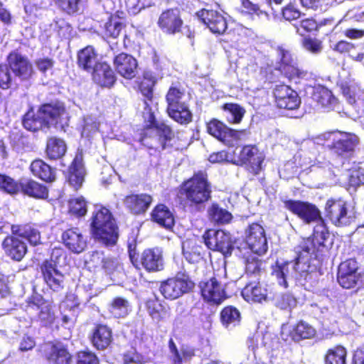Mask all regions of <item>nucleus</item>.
I'll return each instance as SVG.
<instances>
[{"label":"nucleus","instance_id":"14","mask_svg":"<svg viewBox=\"0 0 364 364\" xmlns=\"http://www.w3.org/2000/svg\"><path fill=\"white\" fill-rule=\"evenodd\" d=\"M274 96L277 106L281 109H295L301 103L297 92L286 85H277L274 90Z\"/></svg>","mask_w":364,"mask_h":364},{"label":"nucleus","instance_id":"58","mask_svg":"<svg viewBox=\"0 0 364 364\" xmlns=\"http://www.w3.org/2000/svg\"><path fill=\"white\" fill-rule=\"evenodd\" d=\"M8 65L0 64V87L6 90L11 87L12 77Z\"/></svg>","mask_w":364,"mask_h":364},{"label":"nucleus","instance_id":"49","mask_svg":"<svg viewBox=\"0 0 364 364\" xmlns=\"http://www.w3.org/2000/svg\"><path fill=\"white\" fill-rule=\"evenodd\" d=\"M245 272L247 274L257 276L262 271V262L253 254L245 258Z\"/></svg>","mask_w":364,"mask_h":364},{"label":"nucleus","instance_id":"11","mask_svg":"<svg viewBox=\"0 0 364 364\" xmlns=\"http://www.w3.org/2000/svg\"><path fill=\"white\" fill-rule=\"evenodd\" d=\"M203 239L210 250L220 252L225 256L230 255L233 249L230 233L221 230H208L203 235Z\"/></svg>","mask_w":364,"mask_h":364},{"label":"nucleus","instance_id":"9","mask_svg":"<svg viewBox=\"0 0 364 364\" xmlns=\"http://www.w3.org/2000/svg\"><path fill=\"white\" fill-rule=\"evenodd\" d=\"M194 283L185 272H179L174 277L161 282L160 291L166 299H176L190 292Z\"/></svg>","mask_w":364,"mask_h":364},{"label":"nucleus","instance_id":"57","mask_svg":"<svg viewBox=\"0 0 364 364\" xmlns=\"http://www.w3.org/2000/svg\"><path fill=\"white\" fill-rule=\"evenodd\" d=\"M357 270V262L355 259H350L340 264L338 267V275L358 274Z\"/></svg>","mask_w":364,"mask_h":364},{"label":"nucleus","instance_id":"44","mask_svg":"<svg viewBox=\"0 0 364 364\" xmlns=\"http://www.w3.org/2000/svg\"><path fill=\"white\" fill-rule=\"evenodd\" d=\"M124 24L123 20L117 16H111L108 21L105 23V34L107 36L117 38Z\"/></svg>","mask_w":364,"mask_h":364},{"label":"nucleus","instance_id":"39","mask_svg":"<svg viewBox=\"0 0 364 364\" xmlns=\"http://www.w3.org/2000/svg\"><path fill=\"white\" fill-rule=\"evenodd\" d=\"M21 188L25 194L31 197L44 198L48 196L46 187L33 180L22 183Z\"/></svg>","mask_w":364,"mask_h":364},{"label":"nucleus","instance_id":"3","mask_svg":"<svg viewBox=\"0 0 364 364\" xmlns=\"http://www.w3.org/2000/svg\"><path fill=\"white\" fill-rule=\"evenodd\" d=\"M64 112V107L59 103L46 104L36 114L33 111L28 112L24 115L23 125L31 132L48 128L58 123Z\"/></svg>","mask_w":364,"mask_h":364},{"label":"nucleus","instance_id":"37","mask_svg":"<svg viewBox=\"0 0 364 364\" xmlns=\"http://www.w3.org/2000/svg\"><path fill=\"white\" fill-rule=\"evenodd\" d=\"M111 341V330L105 326H98L93 333L92 338L93 345L97 349H105L110 344Z\"/></svg>","mask_w":364,"mask_h":364},{"label":"nucleus","instance_id":"48","mask_svg":"<svg viewBox=\"0 0 364 364\" xmlns=\"http://www.w3.org/2000/svg\"><path fill=\"white\" fill-rule=\"evenodd\" d=\"M220 316L223 323L225 325L227 328L231 325H237L240 321V314L239 311L232 306H228L223 309Z\"/></svg>","mask_w":364,"mask_h":364},{"label":"nucleus","instance_id":"5","mask_svg":"<svg viewBox=\"0 0 364 364\" xmlns=\"http://www.w3.org/2000/svg\"><path fill=\"white\" fill-rule=\"evenodd\" d=\"M167 112L171 118L180 124H188L192 114L187 104V97L183 89L172 86L166 95Z\"/></svg>","mask_w":364,"mask_h":364},{"label":"nucleus","instance_id":"61","mask_svg":"<svg viewBox=\"0 0 364 364\" xmlns=\"http://www.w3.org/2000/svg\"><path fill=\"white\" fill-rule=\"evenodd\" d=\"M59 6L68 14L77 11L80 0H55Z\"/></svg>","mask_w":364,"mask_h":364},{"label":"nucleus","instance_id":"40","mask_svg":"<svg viewBox=\"0 0 364 364\" xmlns=\"http://www.w3.org/2000/svg\"><path fill=\"white\" fill-rule=\"evenodd\" d=\"M65 141L58 138H50L48 140L46 152L50 159H56L63 156L66 151Z\"/></svg>","mask_w":364,"mask_h":364},{"label":"nucleus","instance_id":"13","mask_svg":"<svg viewBox=\"0 0 364 364\" xmlns=\"http://www.w3.org/2000/svg\"><path fill=\"white\" fill-rule=\"evenodd\" d=\"M8 66L16 77L21 80H28L33 74V66L28 58L14 50L7 57Z\"/></svg>","mask_w":364,"mask_h":364},{"label":"nucleus","instance_id":"25","mask_svg":"<svg viewBox=\"0 0 364 364\" xmlns=\"http://www.w3.org/2000/svg\"><path fill=\"white\" fill-rule=\"evenodd\" d=\"M153 201L151 196L146 193L127 196L124 204L134 214H141L147 210Z\"/></svg>","mask_w":364,"mask_h":364},{"label":"nucleus","instance_id":"45","mask_svg":"<svg viewBox=\"0 0 364 364\" xmlns=\"http://www.w3.org/2000/svg\"><path fill=\"white\" fill-rule=\"evenodd\" d=\"M346 350L342 346L329 349L325 357V364H346Z\"/></svg>","mask_w":364,"mask_h":364},{"label":"nucleus","instance_id":"32","mask_svg":"<svg viewBox=\"0 0 364 364\" xmlns=\"http://www.w3.org/2000/svg\"><path fill=\"white\" fill-rule=\"evenodd\" d=\"M98 63L97 55L92 46H87L79 51L77 64L80 68L90 73Z\"/></svg>","mask_w":364,"mask_h":364},{"label":"nucleus","instance_id":"8","mask_svg":"<svg viewBox=\"0 0 364 364\" xmlns=\"http://www.w3.org/2000/svg\"><path fill=\"white\" fill-rule=\"evenodd\" d=\"M210 187L207 176L203 173L194 175L181 187V193L185 195L186 203L191 206L207 201L210 196Z\"/></svg>","mask_w":364,"mask_h":364},{"label":"nucleus","instance_id":"26","mask_svg":"<svg viewBox=\"0 0 364 364\" xmlns=\"http://www.w3.org/2000/svg\"><path fill=\"white\" fill-rule=\"evenodd\" d=\"M2 247L6 255L16 261L21 260L27 252L26 244L13 236L6 237Z\"/></svg>","mask_w":364,"mask_h":364},{"label":"nucleus","instance_id":"60","mask_svg":"<svg viewBox=\"0 0 364 364\" xmlns=\"http://www.w3.org/2000/svg\"><path fill=\"white\" fill-rule=\"evenodd\" d=\"M169 349L171 353V358L173 364H181L183 360H185L191 356V355L187 353L183 352L181 353L178 352L176 345L173 343L172 340H171L169 342Z\"/></svg>","mask_w":364,"mask_h":364},{"label":"nucleus","instance_id":"55","mask_svg":"<svg viewBox=\"0 0 364 364\" xmlns=\"http://www.w3.org/2000/svg\"><path fill=\"white\" fill-rule=\"evenodd\" d=\"M360 280V274L338 275L339 284L345 289H351L356 286Z\"/></svg>","mask_w":364,"mask_h":364},{"label":"nucleus","instance_id":"17","mask_svg":"<svg viewBox=\"0 0 364 364\" xmlns=\"http://www.w3.org/2000/svg\"><path fill=\"white\" fill-rule=\"evenodd\" d=\"M43 279L54 291H60L64 287V275L57 269L52 261L46 260L41 266Z\"/></svg>","mask_w":364,"mask_h":364},{"label":"nucleus","instance_id":"47","mask_svg":"<svg viewBox=\"0 0 364 364\" xmlns=\"http://www.w3.org/2000/svg\"><path fill=\"white\" fill-rule=\"evenodd\" d=\"M250 132L247 129L233 130L230 129L228 138L225 139V145L234 146L249 139Z\"/></svg>","mask_w":364,"mask_h":364},{"label":"nucleus","instance_id":"56","mask_svg":"<svg viewBox=\"0 0 364 364\" xmlns=\"http://www.w3.org/2000/svg\"><path fill=\"white\" fill-rule=\"evenodd\" d=\"M296 32L303 36L304 32H311L318 28V24L315 20L312 18H305L299 22V24L294 25Z\"/></svg>","mask_w":364,"mask_h":364},{"label":"nucleus","instance_id":"4","mask_svg":"<svg viewBox=\"0 0 364 364\" xmlns=\"http://www.w3.org/2000/svg\"><path fill=\"white\" fill-rule=\"evenodd\" d=\"M316 142L328 147L338 156L350 154L358 144L356 135L349 132L333 131L323 133L316 138Z\"/></svg>","mask_w":364,"mask_h":364},{"label":"nucleus","instance_id":"16","mask_svg":"<svg viewBox=\"0 0 364 364\" xmlns=\"http://www.w3.org/2000/svg\"><path fill=\"white\" fill-rule=\"evenodd\" d=\"M199 19L214 33H223L228 27L225 18L218 11L202 9L197 13Z\"/></svg>","mask_w":364,"mask_h":364},{"label":"nucleus","instance_id":"10","mask_svg":"<svg viewBox=\"0 0 364 364\" xmlns=\"http://www.w3.org/2000/svg\"><path fill=\"white\" fill-rule=\"evenodd\" d=\"M276 53L279 62L277 63L275 68L279 70L285 77L296 82L297 80L308 77L306 71L297 67L296 61L289 50L283 46H279Z\"/></svg>","mask_w":364,"mask_h":364},{"label":"nucleus","instance_id":"35","mask_svg":"<svg viewBox=\"0 0 364 364\" xmlns=\"http://www.w3.org/2000/svg\"><path fill=\"white\" fill-rule=\"evenodd\" d=\"M210 220L217 225H225L232 219V214L217 203H213L208 209Z\"/></svg>","mask_w":364,"mask_h":364},{"label":"nucleus","instance_id":"53","mask_svg":"<svg viewBox=\"0 0 364 364\" xmlns=\"http://www.w3.org/2000/svg\"><path fill=\"white\" fill-rule=\"evenodd\" d=\"M275 305L281 309H291L296 305V300L290 294H282L275 297Z\"/></svg>","mask_w":364,"mask_h":364},{"label":"nucleus","instance_id":"50","mask_svg":"<svg viewBox=\"0 0 364 364\" xmlns=\"http://www.w3.org/2000/svg\"><path fill=\"white\" fill-rule=\"evenodd\" d=\"M70 212L78 217L85 215L87 213V203L82 196L77 197L69 201Z\"/></svg>","mask_w":364,"mask_h":364},{"label":"nucleus","instance_id":"23","mask_svg":"<svg viewBox=\"0 0 364 364\" xmlns=\"http://www.w3.org/2000/svg\"><path fill=\"white\" fill-rule=\"evenodd\" d=\"M47 360L53 364H68L71 356L61 343H48L44 348Z\"/></svg>","mask_w":364,"mask_h":364},{"label":"nucleus","instance_id":"51","mask_svg":"<svg viewBox=\"0 0 364 364\" xmlns=\"http://www.w3.org/2000/svg\"><path fill=\"white\" fill-rule=\"evenodd\" d=\"M21 184L14 178L6 176L0 175V188L9 194H16L21 189Z\"/></svg>","mask_w":364,"mask_h":364},{"label":"nucleus","instance_id":"62","mask_svg":"<svg viewBox=\"0 0 364 364\" xmlns=\"http://www.w3.org/2000/svg\"><path fill=\"white\" fill-rule=\"evenodd\" d=\"M349 183L353 186L364 184V168L358 167L352 170L349 175Z\"/></svg>","mask_w":364,"mask_h":364},{"label":"nucleus","instance_id":"20","mask_svg":"<svg viewBox=\"0 0 364 364\" xmlns=\"http://www.w3.org/2000/svg\"><path fill=\"white\" fill-rule=\"evenodd\" d=\"M64 245L72 252L80 254L87 247V238L76 228H70L62 234Z\"/></svg>","mask_w":364,"mask_h":364},{"label":"nucleus","instance_id":"24","mask_svg":"<svg viewBox=\"0 0 364 364\" xmlns=\"http://www.w3.org/2000/svg\"><path fill=\"white\" fill-rule=\"evenodd\" d=\"M340 87L348 103L353 106L358 115L364 112V100L357 98L358 87L353 81H341Z\"/></svg>","mask_w":364,"mask_h":364},{"label":"nucleus","instance_id":"42","mask_svg":"<svg viewBox=\"0 0 364 364\" xmlns=\"http://www.w3.org/2000/svg\"><path fill=\"white\" fill-rule=\"evenodd\" d=\"M229 130V127L217 119H213L207 124L208 132L225 144Z\"/></svg>","mask_w":364,"mask_h":364},{"label":"nucleus","instance_id":"21","mask_svg":"<svg viewBox=\"0 0 364 364\" xmlns=\"http://www.w3.org/2000/svg\"><path fill=\"white\" fill-rule=\"evenodd\" d=\"M114 66L121 76L132 79L136 74L138 64L132 55L122 53L114 58Z\"/></svg>","mask_w":364,"mask_h":364},{"label":"nucleus","instance_id":"12","mask_svg":"<svg viewBox=\"0 0 364 364\" xmlns=\"http://www.w3.org/2000/svg\"><path fill=\"white\" fill-rule=\"evenodd\" d=\"M245 241L252 252L262 255L267 250V241L264 228L258 223L250 225L245 231Z\"/></svg>","mask_w":364,"mask_h":364},{"label":"nucleus","instance_id":"34","mask_svg":"<svg viewBox=\"0 0 364 364\" xmlns=\"http://www.w3.org/2000/svg\"><path fill=\"white\" fill-rule=\"evenodd\" d=\"M31 171L34 176L45 181L55 180V171L48 164L41 159L33 161L31 164Z\"/></svg>","mask_w":364,"mask_h":364},{"label":"nucleus","instance_id":"33","mask_svg":"<svg viewBox=\"0 0 364 364\" xmlns=\"http://www.w3.org/2000/svg\"><path fill=\"white\" fill-rule=\"evenodd\" d=\"M13 234L26 239L32 245H37L41 242V234L38 229L30 225H12Z\"/></svg>","mask_w":364,"mask_h":364},{"label":"nucleus","instance_id":"19","mask_svg":"<svg viewBox=\"0 0 364 364\" xmlns=\"http://www.w3.org/2000/svg\"><path fill=\"white\" fill-rule=\"evenodd\" d=\"M27 311H38V318L44 325L51 323L54 320V314L50 306L40 294H33L28 299Z\"/></svg>","mask_w":364,"mask_h":364},{"label":"nucleus","instance_id":"46","mask_svg":"<svg viewBox=\"0 0 364 364\" xmlns=\"http://www.w3.org/2000/svg\"><path fill=\"white\" fill-rule=\"evenodd\" d=\"M316 334V330L309 323L301 321L295 328L292 334V340L299 341L301 339H309L313 338Z\"/></svg>","mask_w":364,"mask_h":364},{"label":"nucleus","instance_id":"18","mask_svg":"<svg viewBox=\"0 0 364 364\" xmlns=\"http://www.w3.org/2000/svg\"><path fill=\"white\" fill-rule=\"evenodd\" d=\"M158 25L166 33L175 34L178 33L183 25L179 10L171 9L162 12L158 20Z\"/></svg>","mask_w":364,"mask_h":364},{"label":"nucleus","instance_id":"6","mask_svg":"<svg viewBox=\"0 0 364 364\" xmlns=\"http://www.w3.org/2000/svg\"><path fill=\"white\" fill-rule=\"evenodd\" d=\"M157 80L156 76L152 75L151 73L146 72L144 75V80L140 84V91L142 95L145 97L143 105L144 112L143 117L145 121H147L150 124L151 129H156L159 132H161L165 138L168 137L171 134L170 128L166 124L161 123L158 124L154 118V113L151 110L152 97H153V87Z\"/></svg>","mask_w":364,"mask_h":364},{"label":"nucleus","instance_id":"1","mask_svg":"<svg viewBox=\"0 0 364 364\" xmlns=\"http://www.w3.org/2000/svg\"><path fill=\"white\" fill-rule=\"evenodd\" d=\"M284 207L306 223H317L312 236L300 243L296 261L277 262L274 267L272 274L277 278L278 284L287 288L289 283L293 281L304 284V282L311 279L316 274V267L310 264V259L313 255L317 257L326 249V242L329 232L319 210L314 205L299 200H287Z\"/></svg>","mask_w":364,"mask_h":364},{"label":"nucleus","instance_id":"43","mask_svg":"<svg viewBox=\"0 0 364 364\" xmlns=\"http://www.w3.org/2000/svg\"><path fill=\"white\" fill-rule=\"evenodd\" d=\"M81 127L82 136L90 139L99 131L100 122L96 117L88 115L84 117Z\"/></svg>","mask_w":364,"mask_h":364},{"label":"nucleus","instance_id":"15","mask_svg":"<svg viewBox=\"0 0 364 364\" xmlns=\"http://www.w3.org/2000/svg\"><path fill=\"white\" fill-rule=\"evenodd\" d=\"M200 287L204 300L210 304H220L227 298L223 284L215 277L201 282Z\"/></svg>","mask_w":364,"mask_h":364},{"label":"nucleus","instance_id":"27","mask_svg":"<svg viewBox=\"0 0 364 364\" xmlns=\"http://www.w3.org/2000/svg\"><path fill=\"white\" fill-rule=\"evenodd\" d=\"M85 168L82 164V154L77 153L71 166L69 168L68 181L75 189L80 188L84 181Z\"/></svg>","mask_w":364,"mask_h":364},{"label":"nucleus","instance_id":"30","mask_svg":"<svg viewBox=\"0 0 364 364\" xmlns=\"http://www.w3.org/2000/svg\"><path fill=\"white\" fill-rule=\"evenodd\" d=\"M313 99L326 111L334 109L338 104L337 98L331 90L324 87L315 88Z\"/></svg>","mask_w":364,"mask_h":364},{"label":"nucleus","instance_id":"64","mask_svg":"<svg viewBox=\"0 0 364 364\" xmlns=\"http://www.w3.org/2000/svg\"><path fill=\"white\" fill-rule=\"evenodd\" d=\"M35 65L39 71L46 73L52 69L54 65V61L49 58H38L36 60Z\"/></svg>","mask_w":364,"mask_h":364},{"label":"nucleus","instance_id":"29","mask_svg":"<svg viewBox=\"0 0 364 364\" xmlns=\"http://www.w3.org/2000/svg\"><path fill=\"white\" fill-rule=\"evenodd\" d=\"M244 299L250 303H262L267 299V289L259 282H251L242 290Z\"/></svg>","mask_w":364,"mask_h":364},{"label":"nucleus","instance_id":"36","mask_svg":"<svg viewBox=\"0 0 364 364\" xmlns=\"http://www.w3.org/2000/svg\"><path fill=\"white\" fill-rule=\"evenodd\" d=\"M151 218L154 222L167 229L171 228L174 223L172 213L164 205H157L151 213Z\"/></svg>","mask_w":364,"mask_h":364},{"label":"nucleus","instance_id":"28","mask_svg":"<svg viewBox=\"0 0 364 364\" xmlns=\"http://www.w3.org/2000/svg\"><path fill=\"white\" fill-rule=\"evenodd\" d=\"M90 73L94 81L103 87L112 86L116 80L113 70L105 63H99Z\"/></svg>","mask_w":364,"mask_h":364},{"label":"nucleus","instance_id":"41","mask_svg":"<svg viewBox=\"0 0 364 364\" xmlns=\"http://www.w3.org/2000/svg\"><path fill=\"white\" fill-rule=\"evenodd\" d=\"M223 109L225 117L230 123H240L245 113V110L237 104L226 103Z\"/></svg>","mask_w":364,"mask_h":364},{"label":"nucleus","instance_id":"2","mask_svg":"<svg viewBox=\"0 0 364 364\" xmlns=\"http://www.w3.org/2000/svg\"><path fill=\"white\" fill-rule=\"evenodd\" d=\"M91 230L95 240L105 246L114 245L118 240V228L109 210L97 205L91 217Z\"/></svg>","mask_w":364,"mask_h":364},{"label":"nucleus","instance_id":"31","mask_svg":"<svg viewBox=\"0 0 364 364\" xmlns=\"http://www.w3.org/2000/svg\"><path fill=\"white\" fill-rule=\"evenodd\" d=\"M241 164H250L253 168L260 167L264 156L255 146L247 145L242 147L239 154Z\"/></svg>","mask_w":364,"mask_h":364},{"label":"nucleus","instance_id":"59","mask_svg":"<svg viewBox=\"0 0 364 364\" xmlns=\"http://www.w3.org/2000/svg\"><path fill=\"white\" fill-rule=\"evenodd\" d=\"M242 7L243 9V11L248 14H255L258 16L262 15H264L267 18H269V15L266 11H263L259 9V6L252 2L250 0H241Z\"/></svg>","mask_w":364,"mask_h":364},{"label":"nucleus","instance_id":"52","mask_svg":"<svg viewBox=\"0 0 364 364\" xmlns=\"http://www.w3.org/2000/svg\"><path fill=\"white\" fill-rule=\"evenodd\" d=\"M105 257V256L102 252H92L88 254L85 263L90 269L94 270L101 269Z\"/></svg>","mask_w":364,"mask_h":364},{"label":"nucleus","instance_id":"54","mask_svg":"<svg viewBox=\"0 0 364 364\" xmlns=\"http://www.w3.org/2000/svg\"><path fill=\"white\" fill-rule=\"evenodd\" d=\"M302 46L305 50L314 55L320 53L323 50L322 42L317 38H304L302 41Z\"/></svg>","mask_w":364,"mask_h":364},{"label":"nucleus","instance_id":"22","mask_svg":"<svg viewBox=\"0 0 364 364\" xmlns=\"http://www.w3.org/2000/svg\"><path fill=\"white\" fill-rule=\"evenodd\" d=\"M141 264L148 272H158L164 269L162 250L159 248L145 250L141 256Z\"/></svg>","mask_w":364,"mask_h":364},{"label":"nucleus","instance_id":"7","mask_svg":"<svg viewBox=\"0 0 364 364\" xmlns=\"http://www.w3.org/2000/svg\"><path fill=\"white\" fill-rule=\"evenodd\" d=\"M324 211L326 218L336 227L348 226L356 218L354 208L342 198L328 199Z\"/></svg>","mask_w":364,"mask_h":364},{"label":"nucleus","instance_id":"63","mask_svg":"<svg viewBox=\"0 0 364 364\" xmlns=\"http://www.w3.org/2000/svg\"><path fill=\"white\" fill-rule=\"evenodd\" d=\"M77 364H99V360L90 351H81L78 353Z\"/></svg>","mask_w":364,"mask_h":364},{"label":"nucleus","instance_id":"38","mask_svg":"<svg viewBox=\"0 0 364 364\" xmlns=\"http://www.w3.org/2000/svg\"><path fill=\"white\" fill-rule=\"evenodd\" d=\"M129 302L124 298L115 297L109 305V312L114 318H124L129 312Z\"/></svg>","mask_w":364,"mask_h":364}]
</instances>
